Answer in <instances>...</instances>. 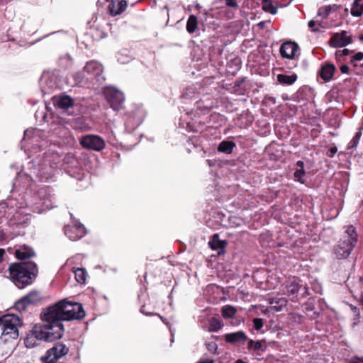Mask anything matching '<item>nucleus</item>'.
I'll use <instances>...</instances> for the list:
<instances>
[{
  "mask_svg": "<svg viewBox=\"0 0 363 363\" xmlns=\"http://www.w3.org/2000/svg\"><path fill=\"white\" fill-rule=\"evenodd\" d=\"M308 27L313 32H319L321 29H325L326 25L322 22H318L315 20H311L308 22Z\"/></svg>",
  "mask_w": 363,
  "mask_h": 363,
  "instance_id": "c85d7f7f",
  "label": "nucleus"
},
{
  "mask_svg": "<svg viewBox=\"0 0 363 363\" xmlns=\"http://www.w3.org/2000/svg\"><path fill=\"white\" fill-rule=\"evenodd\" d=\"M235 147V143L234 142L224 140L219 144L218 150L225 154H230Z\"/></svg>",
  "mask_w": 363,
  "mask_h": 363,
  "instance_id": "4be33fe9",
  "label": "nucleus"
},
{
  "mask_svg": "<svg viewBox=\"0 0 363 363\" xmlns=\"http://www.w3.org/2000/svg\"><path fill=\"white\" fill-rule=\"evenodd\" d=\"M28 305L35 304L41 300L40 294L35 291H33L23 296Z\"/></svg>",
  "mask_w": 363,
  "mask_h": 363,
  "instance_id": "bb28decb",
  "label": "nucleus"
},
{
  "mask_svg": "<svg viewBox=\"0 0 363 363\" xmlns=\"http://www.w3.org/2000/svg\"><path fill=\"white\" fill-rule=\"evenodd\" d=\"M262 9L271 14H275L277 12V8L274 6L269 0H263Z\"/></svg>",
  "mask_w": 363,
  "mask_h": 363,
  "instance_id": "7c9ffc66",
  "label": "nucleus"
},
{
  "mask_svg": "<svg viewBox=\"0 0 363 363\" xmlns=\"http://www.w3.org/2000/svg\"><path fill=\"white\" fill-rule=\"evenodd\" d=\"M296 167L295 171L294 173V177L295 178V180L297 182H299L301 184H304V180L303 178L304 177L306 174V172L304 170V163L303 161H298L296 163Z\"/></svg>",
  "mask_w": 363,
  "mask_h": 363,
  "instance_id": "a211bd4d",
  "label": "nucleus"
},
{
  "mask_svg": "<svg viewBox=\"0 0 363 363\" xmlns=\"http://www.w3.org/2000/svg\"><path fill=\"white\" fill-rule=\"evenodd\" d=\"M362 60H363V52H357V54H355L353 57H352V59L351 60V62L352 63H354V61H361Z\"/></svg>",
  "mask_w": 363,
  "mask_h": 363,
  "instance_id": "58836bf2",
  "label": "nucleus"
},
{
  "mask_svg": "<svg viewBox=\"0 0 363 363\" xmlns=\"http://www.w3.org/2000/svg\"><path fill=\"white\" fill-rule=\"evenodd\" d=\"M350 363H363V358L354 357L351 359Z\"/></svg>",
  "mask_w": 363,
  "mask_h": 363,
  "instance_id": "37998d69",
  "label": "nucleus"
},
{
  "mask_svg": "<svg viewBox=\"0 0 363 363\" xmlns=\"http://www.w3.org/2000/svg\"><path fill=\"white\" fill-rule=\"evenodd\" d=\"M300 288L299 279L296 277H291L281 286V291L283 294L290 296L297 294Z\"/></svg>",
  "mask_w": 363,
  "mask_h": 363,
  "instance_id": "9b49d317",
  "label": "nucleus"
},
{
  "mask_svg": "<svg viewBox=\"0 0 363 363\" xmlns=\"http://www.w3.org/2000/svg\"><path fill=\"white\" fill-rule=\"evenodd\" d=\"M21 325V318L13 314L0 316L1 338L4 341L18 337V327Z\"/></svg>",
  "mask_w": 363,
  "mask_h": 363,
  "instance_id": "20e7f679",
  "label": "nucleus"
},
{
  "mask_svg": "<svg viewBox=\"0 0 363 363\" xmlns=\"http://www.w3.org/2000/svg\"><path fill=\"white\" fill-rule=\"evenodd\" d=\"M359 314L357 313V318L354 319V322L352 323V326H354L357 324V320H359Z\"/></svg>",
  "mask_w": 363,
  "mask_h": 363,
  "instance_id": "de8ad7c7",
  "label": "nucleus"
},
{
  "mask_svg": "<svg viewBox=\"0 0 363 363\" xmlns=\"http://www.w3.org/2000/svg\"><path fill=\"white\" fill-rule=\"evenodd\" d=\"M223 327L221 321L216 318H211L209 321L208 331L218 332Z\"/></svg>",
  "mask_w": 363,
  "mask_h": 363,
  "instance_id": "cd10ccee",
  "label": "nucleus"
},
{
  "mask_svg": "<svg viewBox=\"0 0 363 363\" xmlns=\"http://www.w3.org/2000/svg\"><path fill=\"white\" fill-rule=\"evenodd\" d=\"M269 303L277 311H281L286 306L287 300L285 298L272 297L269 298Z\"/></svg>",
  "mask_w": 363,
  "mask_h": 363,
  "instance_id": "aec40b11",
  "label": "nucleus"
},
{
  "mask_svg": "<svg viewBox=\"0 0 363 363\" xmlns=\"http://www.w3.org/2000/svg\"><path fill=\"white\" fill-rule=\"evenodd\" d=\"M298 49L296 43L289 41L281 45L279 51L282 57L292 60L295 58Z\"/></svg>",
  "mask_w": 363,
  "mask_h": 363,
  "instance_id": "ddd939ff",
  "label": "nucleus"
},
{
  "mask_svg": "<svg viewBox=\"0 0 363 363\" xmlns=\"http://www.w3.org/2000/svg\"><path fill=\"white\" fill-rule=\"evenodd\" d=\"M35 255L32 249L28 247H22L16 250V256L18 259H26Z\"/></svg>",
  "mask_w": 363,
  "mask_h": 363,
  "instance_id": "6ab92c4d",
  "label": "nucleus"
},
{
  "mask_svg": "<svg viewBox=\"0 0 363 363\" xmlns=\"http://www.w3.org/2000/svg\"><path fill=\"white\" fill-rule=\"evenodd\" d=\"M357 241V234L355 228L350 225L345 231V235L334 249V254L337 259L347 257Z\"/></svg>",
  "mask_w": 363,
  "mask_h": 363,
  "instance_id": "39448f33",
  "label": "nucleus"
},
{
  "mask_svg": "<svg viewBox=\"0 0 363 363\" xmlns=\"http://www.w3.org/2000/svg\"><path fill=\"white\" fill-rule=\"evenodd\" d=\"M262 347V344L259 341H257V342H255L253 340H250L249 342V347H254L255 350H259Z\"/></svg>",
  "mask_w": 363,
  "mask_h": 363,
  "instance_id": "4c0bfd02",
  "label": "nucleus"
},
{
  "mask_svg": "<svg viewBox=\"0 0 363 363\" xmlns=\"http://www.w3.org/2000/svg\"><path fill=\"white\" fill-rule=\"evenodd\" d=\"M85 316V312L82 305L77 302L62 300L52 306L47 308L41 313V320L43 323H48L54 330L55 326L61 330L60 338L64 333L62 321L74 319H81Z\"/></svg>",
  "mask_w": 363,
  "mask_h": 363,
  "instance_id": "f257e3e1",
  "label": "nucleus"
},
{
  "mask_svg": "<svg viewBox=\"0 0 363 363\" xmlns=\"http://www.w3.org/2000/svg\"><path fill=\"white\" fill-rule=\"evenodd\" d=\"M350 68L347 65H343L340 67V71L342 73L347 74L349 72Z\"/></svg>",
  "mask_w": 363,
  "mask_h": 363,
  "instance_id": "79ce46f5",
  "label": "nucleus"
},
{
  "mask_svg": "<svg viewBox=\"0 0 363 363\" xmlns=\"http://www.w3.org/2000/svg\"><path fill=\"white\" fill-rule=\"evenodd\" d=\"M4 254V250L3 249H0V262L3 259Z\"/></svg>",
  "mask_w": 363,
  "mask_h": 363,
  "instance_id": "49530a36",
  "label": "nucleus"
},
{
  "mask_svg": "<svg viewBox=\"0 0 363 363\" xmlns=\"http://www.w3.org/2000/svg\"><path fill=\"white\" fill-rule=\"evenodd\" d=\"M254 327L257 330H260L263 326V320L262 318H255L253 320Z\"/></svg>",
  "mask_w": 363,
  "mask_h": 363,
  "instance_id": "e433bc0d",
  "label": "nucleus"
},
{
  "mask_svg": "<svg viewBox=\"0 0 363 363\" xmlns=\"http://www.w3.org/2000/svg\"><path fill=\"white\" fill-rule=\"evenodd\" d=\"M361 303H362V306H363V296H362V298H361Z\"/></svg>",
  "mask_w": 363,
  "mask_h": 363,
  "instance_id": "864d4df0",
  "label": "nucleus"
},
{
  "mask_svg": "<svg viewBox=\"0 0 363 363\" xmlns=\"http://www.w3.org/2000/svg\"><path fill=\"white\" fill-rule=\"evenodd\" d=\"M61 330L55 326L54 330L48 323L35 325L25 340L27 347L35 345V340L54 341L60 338Z\"/></svg>",
  "mask_w": 363,
  "mask_h": 363,
  "instance_id": "7ed1b4c3",
  "label": "nucleus"
},
{
  "mask_svg": "<svg viewBox=\"0 0 363 363\" xmlns=\"http://www.w3.org/2000/svg\"><path fill=\"white\" fill-rule=\"evenodd\" d=\"M104 94L107 102L113 110L119 111L123 108L125 101L123 92L116 88L109 87L105 90Z\"/></svg>",
  "mask_w": 363,
  "mask_h": 363,
  "instance_id": "0eeeda50",
  "label": "nucleus"
},
{
  "mask_svg": "<svg viewBox=\"0 0 363 363\" xmlns=\"http://www.w3.org/2000/svg\"><path fill=\"white\" fill-rule=\"evenodd\" d=\"M84 72L88 74L87 80L96 79L98 82H101L104 79L102 76L104 72L103 66L96 61L93 60L87 62L84 68Z\"/></svg>",
  "mask_w": 363,
  "mask_h": 363,
  "instance_id": "6e6552de",
  "label": "nucleus"
},
{
  "mask_svg": "<svg viewBox=\"0 0 363 363\" xmlns=\"http://www.w3.org/2000/svg\"><path fill=\"white\" fill-rule=\"evenodd\" d=\"M296 79L297 75L296 74H293L291 75L280 74L277 75V81L284 85H291L296 81Z\"/></svg>",
  "mask_w": 363,
  "mask_h": 363,
  "instance_id": "412c9836",
  "label": "nucleus"
},
{
  "mask_svg": "<svg viewBox=\"0 0 363 363\" xmlns=\"http://www.w3.org/2000/svg\"><path fill=\"white\" fill-rule=\"evenodd\" d=\"M221 312H222L223 316L225 318H231L234 317V315L236 314L237 309H236V308H235L230 305H227L222 308Z\"/></svg>",
  "mask_w": 363,
  "mask_h": 363,
  "instance_id": "a878e982",
  "label": "nucleus"
},
{
  "mask_svg": "<svg viewBox=\"0 0 363 363\" xmlns=\"http://www.w3.org/2000/svg\"><path fill=\"white\" fill-rule=\"evenodd\" d=\"M86 77L84 72H78L72 74V78L74 79V85H79L84 82V79H86Z\"/></svg>",
  "mask_w": 363,
  "mask_h": 363,
  "instance_id": "473e14b6",
  "label": "nucleus"
},
{
  "mask_svg": "<svg viewBox=\"0 0 363 363\" xmlns=\"http://www.w3.org/2000/svg\"><path fill=\"white\" fill-rule=\"evenodd\" d=\"M352 311H353V312H354V313H357V308H356V307H353V306H352Z\"/></svg>",
  "mask_w": 363,
  "mask_h": 363,
  "instance_id": "3c124183",
  "label": "nucleus"
},
{
  "mask_svg": "<svg viewBox=\"0 0 363 363\" xmlns=\"http://www.w3.org/2000/svg\"><path fill=\"white\" fill-rule=\"evenodd\" d=\"M225 340L229 343L243 342L247 340V335L242 331L228 333L225 335Z\"/></svg>",
  "mask_w": 363,
  "mask_h": 363,
  "instance_id": "dca6fc26",
  "label": "nucleus"
},
{
  "mask_svg": "<svg viewBox=\"0 0 363 363\" xmlns=\"http://www.w3.org/2000/svg\"><path fill=\"white\" fill-rule=\"evenodd\" d=\"M75 279L78 283H84L86 277V272L83 268H77L74 271Z\"/></svg>",
  "mask_w": 363,
  "mask_h": 363,
  "instance_id": "c756f323",
  "label": "nucleus"
},
{
  "mask_svg": "<svg viewBox=\"0 0 363 363\" xmlns=\"http://www.w3.org/2000/svg\"><path fill=\"white\" fill-rule=\"evenodd\" d=\"M235 363H246V362H245L242 359H238Z\"/></svg>",
  "mask_w": 363,
  "mask_h": 363,
  "instance_id": "8fccbe9b",
  "label": "nucleus"
},
{
  "mask_svg": "<svg viewBox=\"0 0 363 363\" xmlns=\"http://www.w3.org/2000/svg\"><path fill=\"white\" fill-rule=\"evenodd\" d=\"M363 128L361 127L354 136V138L351 140V141L348 143L347 148L352 149L357 147V144L359 143V141L360 140V138L362 136V130Z\"/></svg>",
  "mask_w": 363,
  "mask_h": 363,
  "instance_id": "2f4dec72",
  "label": "nucleus"
},
{
  "mask_svg": "<svg viewBox=\"0 0 363 363\" xmlns=\"http://www.w3.org/2000/svg\"><path fill=\"white\" fill-rule=\"evenodd\" d=\"M69 352V348L62 343H56L49 349L41 360L44 363H57V360L65 356Z\"/></svg>",
  "mask_w": 363,
  "mask_h": 363,
  "instance_id": "423d86ee",
  "label": "nucleus"
},
{
  "mask_svg": "<svg viewBox=\"0 0 363 363\" xmlns=\"http://www.w3.org/2000/svg\"><path fill=\"white\" fill-rule=\"evenodd\" d=\"M335 67L332 64H327L322 67L320 76L325 82L330 81L334 74Z\"/></svg>",
  "mask_w": 363,
  "mask_h": 363,
  "instance_id": "f3484780",
  "label": "nucleus"
},
{
  "mask_svg": "<svg viewBox=\"0 0 363 363\" xmlns=\"http://www.w3.org/2000/svg\"><path fill=\"white\" fill-rule=\"evenodd\" d=\"M28 306V303L23 297L16 301L15 303V308L18 311H24Z\"/></svg>",
  "mask_w": 363,
  "mask_h": 363,
  "instance_id": "72a5a7b5",
  "label": "nucleus"
},
{
  "mask_svg": "<svg viewBox=\"0 0 363 363\" xmlns=\"http://www.w3.org/2000/svg\"><path fill=\"white\" fill-rule=\"evenodd\" d=\"M209 245L213 250L223 249L227 245V242L220 240L218 239V235L215 234L213 236L212 240L209 242Z\"/></svg>",
  "mask_w": 363,
  "mask_h": 363,
  "instance_id": "b1692460",
  "label": "nucleus"
},
{
  "mask_svg": "<svg viewBox=\"0 0 363 363\" xmlns=\"http://www.w3.org/2000/svg\"><path fill=\"white\" fill-rule=\"evenodd\" d=\"M351 43V36L347 35V31H342L333 35L330 39V44L335 48H342Z\"/></svg>",
  "mask_w": 363,
  "mask_h": 363,
  "instance_id": "f8f14e48",
  "label": "nucleus"
},
{
  "mask_svg": "<svg viewBox=\"0 0 363 363\" xmlns=\"http://www.w3.org/2000/svg\"><path fill=\"white\" fill-rule=\"evenodd\" d=\"M207 350L211 353H216L218 349V345L215 342H207L206 344Z\"/></svg>",
  "mask_w": 363,
  "mask_h": 363,
  "instance_id": "c9c22d12",
  "label": "nucleus"
},
{
  "mask_svg": "<svg viewBox=\"0 0 363 363\" xmlns=\"http://www.w3.org/2000/svg\"><path fill=\"white\" fill-rule=\"evenodd\" d=\"M81 145L87 149L100 151L105 147L104 140L99 136L95 135H87L81 139Z\"/></svg>",
  "mask_w": 363,
  "mask_h": 363,
  "instance_id": "1a4fd4ad",
  "label": "nucleus"
},
{
  "mask_svg": "<svg viewBox=\"0 0 363 363\" xmlns=\"http://www.w3.org/2000/svg\"><path fill=\"white\" fill-rule=\"evenodd\" d=\"M277 4H279L281 6H287L291 0H277Z\"/></svg>",
  "mask_w": 363,
  "mask_h": 363,
  "instance_id": "a19ab883",
  "label": "nucleus"
},
{
  "mask_svg": "<svg viewBox=\"0 0 363 363\" xmlns=\"http://www.w3.org/2000/svg\"><path fill=\"white\" fill-rule=\"evenodd\" d=\"M198 27V20L194 15H190L186 23V30L189 33L195 32Z\"/></svg>",
  "mask_w": 363,
  "mask_h": 363,
  "instance_id": "393cba45",
  "label": "nucleus"
},
{
  "mask_svg": "<svg viewBox=\"0 0 363 363\" xmlns=\"http://www.w3.org/2000/svg\"><path fill=\"white\" fill-rule=\"evenodd\" d=\"M342 52L345 55H347L349 53V50L347 49H345L342 50Z\"/></svg>",
  "mask_w": 363,
  "mask_h": 363,
  "instance_id": "09e8293b",
  "label": "nucleus"
},
{
  "mask_svg": "<svg viewBox=\"0 0 363 363\" xmlns=\"http://www.w3.org/2000/svg\"><path fill=\"white\" fill-rule=\"evenodd\" d=\"M9 271L13 283L19 289H23L30 284L36 277L38 267L33 262H23L11 264Z\"/></svg>",
  "mask_w": 363,
  "mask_h": 363,
  "instance_id": "f03ea898",
  "label": "nucleus"
},
{
  "mask_svg": "<svg viewBox=\"0 0 363 363\" xmlns=\"http://www.w3.org/2000/svg\"><path fill=\"white\" fill-rule=\"evenodd\" d=\"M53 103L62 109H67L73 106V99L67 95L57 96L53 98Z\"/></svg>",
  "mask_w": 363,
  "mask_h": 363,
  "instance_id": "2eb2a0df",
  "label": "nucleus"
},
{
  "mask_svg": "<svg viewBox=\"0 0 363 363\" xmlns=\"http://www.w3.org/2000/svg\"><path fill=\"white\" fill-rule=\"evenodd\" d=\"M351 14L359 17L363 14V0H354L351 8Z\"/></svg>",
  "mask_w": 363,
  "mask_h": 363,
  "instance_id": "5701e85b",
  "label": "nucleus"
},
{
  "mask_svg": "<svg viewBox=\"0 0 363 363\" xmlns=\"http://www.w3.org/2000/svg\"><path fill=\"white\" fill-rule=\"evenodd\" d=\"M108 10L111 15L116 16L121 13L126 8V1L123 0H107Z\"/></svg>",
  "mask_w": 363,
  "mask_h": 363,
  "instance_id": "4468645a",
  "label": "nucleus"
},
{
  "mask_svg": "<svg viewBox=\"0 0 363 363\" xmlns=\"http://www.w3.org/2000/svg\"><path fill=\"white\" fill-rule=\"evenodd\" d=\"M337 152V148L336 147H333V148H331L330 149V157H333V155Z\"/></svg>",
  "mask_w": 363,
  "mask_h": 363,
  "instance_id": "a18cd8bd",
  "label": "nucleus"
},
{
  "mask_svg": "<svg viewBox=\"0 0 363 363\" xmlns=\"http://www.w3.org/2000/svg\"><path fill=\"white\" fill-rule=\"evenodd\" d=\"M330 12V6L323 7V8L319 9V10L318 11V16H320L323 18H326L328 16Z\"/></svg>",
  "mask_w": 363,
  "mask_h": 363,
  "instance_id": "f704fd0d",
  "label": "nucleus"
},
{
  "mask_svg": "<svg viewBox=\"0 0 363 363\" xmlns=\"http://www.w3.org/2000/svg\"><path fill=\"white\" fill-rule=\"evenodd\" d=\"M198 363H214V361L213 359H203V360H201Z\"/></svg>",
  "mask_w": 363,
  "mask_h": 363,
  "instance_id": "c03bdc74",
  "label": "nucleus"
},
{
  "mask_svg": "<svg viewBox=\"0 0 363 363\" xmlns=\"http://www.w3.org/2000/svg\"><path fill=\"white\" fill-rule=\"evenodd\" d=\"M225 4L227 6L237 9L238 7V4L235 1V0H225Z\"/></svg>",
  "mask_w": 363,
  "mask_h": 363,
  "instance_id": "ea45409f",
  "label": "nucleus"
},
{
  "mask_svg": "<svg viewBox=\"0 0 363 363\" xmlns=\"http://www.w3.org/2000/svg\"><path fill=\"white\" fill-rule=\"evenodd\" d=\"M86 229L84 225L76 222L72 226L65 228V234L71 240H77L86 235Z\"/></svg>",
  "mask_w": 363,
  "mask_h": 363,
  "instance_id": "9d476101",
  "label": "nucleus"
},
{
  "mask_svg": "<svg viewBox=\"0 0 363 363\" xmlns=\"http://www.w3.org/2000/svg\"><path fill=\"white\" fill-rule=\"evenodd\" d=\"M359 40L363 41V34L362 35L359 36Z\"/></svg>",
  "mask_w": 363,
  "mask_h": 363,
  "instance_id": "603ef678",
  "label": "nucleus"
}]
</instances>
